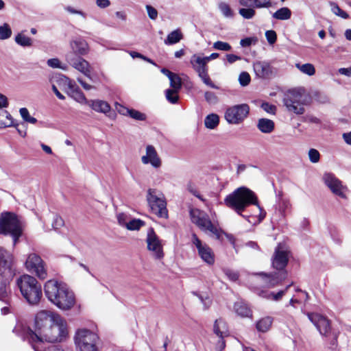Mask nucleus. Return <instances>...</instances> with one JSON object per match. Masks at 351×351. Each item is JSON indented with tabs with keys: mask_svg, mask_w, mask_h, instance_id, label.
<instances>
[{
	"mask_svg": "<svg viewBox=\"0 0 351 351\" xmlns=\"http://www.w3.org/2000/svg\"><path fill=\"white\" fill-rule=\"evenodd\" d=\"M65 10L70 12L71 14H79L82 16L83 18H86V14L80 10H77L73 7L67 6Z\"/></svg>",
	"mask_w": 351,
	"mask_h": 351,
	"instance_id": "63",
	"label": "nucleus"
},
{
	"mask_svg": "<svg viewBox=\"0 0 351 351\" xmlns=\"http://www.w3.org/2000/svg\"><path fill=\"white\" fill-rule=\"evenodd\" d=\"M329 5L332 12L336 16L342 19H348L349 17V15L345 11L341 10L336 3L330 1Z\"/></svg>",
	"mask_w": 351,
	"mask_h": 351,
	"instance_id": "45",
	"label": "nucleus"
},
{
	"mask_svg": "<svg viewBox=\"0 0 351 351\" xmlns=\"http://www.w3.org/2000/svg\"><path fill=\"white\" fill-rule=\"evenodd\" d=\"M66 59L73 67L82 73L88 78H91L92 69L90 64L86 60L80 57L73 58L71 54H67Z\"/></svg>",
	"mask_w": 351,
	"mask_h": 351,
	"instance_id": "20",
	"label": "nucleus"
},
{
	"mask_svg": "<svg viewBox=\"0 0 351 351\" xmlns=\"http://www.w3.org/2000/svg\"><path fill=\"white\" fill-rule=\"evenodd\" d=\"M273 323V318L267 316L259 319L256 323V329L262 332H267L269 330Z\"/></svg>",
	"mask_w": 351,
	"mask_h": 351,
	"instance_id": "34",
	"label": "nucleus"
},
{
	"mask_svg": "<svg viewBox=\"0 0 351 351\" xmlns=\"http://www.w3.org/2000/svg\"><path fill=\"white\" fill-rule=\"evenodd\" d=\"M54 305L62 311H71L77 306L75 295L69 286Z\"/></svg>",
	"mask_w": 351,
	"mask_h": 351,
	"instance_id": "17",
	"label": "nucleus"
},
{
	"mask_svg": "<svg viewBox=\"0 0 351 351\" xmlns=\"http://www.w3.org/2000/svg\"><path fill=\"white\" fill-rule=\"evenodd\" d=\"M14 40L16 44L23 47H29L33 44L32 39L26 36L23 32L16 34Z\"/></svg>",
	"mask_w": 351,
	"mask_h": 351,
	"instance_id": "35",
	"label": "nucleus"
},
{
	"mask_svg": "<svg viewBox=\"0 0 351 351\" xmlns=\"http://www.w3.org/2000/svg\"><path fill=\"white\" fill-rule=\"evenodd\" d=\"M219 123V117L215 113L207 115L204 119L205 127L213 130L217 127Z\"/></svg>",
	"mask_w": 351,
	"mask_h": 351,
	"instance_id": "37",
	"label": "nucleus"
},
{
	"mask_svg": "<svg viewBox=\"0 0 351 351\" xmlns=\"http://www.w3.org/2000/svg\"><path fill=\"white\" fill-rule=\"evenodd\" d=\"M70 97H72L75 101L81 104H87L88 100L86 99L84 93L79 89L78 90L73 93Z\"/></svg>",
	"mask_w": 351,
	"mask_h": 351,
	"instance_id": "50",
	"label": "nucleus"
},
{
	"mask_svg": "<svg viewBox=\"0 0 351 351\" xmlns=\"http://www.w3.org/2000/svg\"><path fill=\"white\" fill-rule=\"evenodd\" d=\"M261 108L270 114H275L276 110V107L274 105L270 104L269 103H263L261 105Z\"/></svg>",
	"mask_w": 351,
	"mask_h": 351,
	"instance_id": "62",
	"label": "nucleus"
},
{
	"mask_svg": "<svg viewBox=\"0 0 351 351\" xmlns=\"http://www.w3.org/2000/svg\"><path fill=\"white\" fill-rule=\"evenodd\" d=\"M260 281L263 285L267 288H273L281 283L287 277L286 271L267 274L261 273L259 274Z\"/></svg>",
	"mask_w": 351,
	"mask_h": 351,
	"instance_id": "21",
	"label": "nucleus"
},
{
	"mask_svg": "<svg viewBox=\"0 0 351 351\" xmlns=\"http://www.w3.org/2000/svg\"><path fill=\"white\" fill-rule=\"evenodd\" d=\"M143 165H150L154 169H158L162 165V160L153 145L146 146L145 154L141 156Z\"/></svg>",
	"mask_w": 351,
	"mask_h": 351,
	"instance_id": "19",
	"label": "nucleus"
},
{
	"mask_svg": "<svg viewBox=\"0 0 351 351\" xmlns=\"http://www.w3.org/2000/svg\"><path fill=\"white\" fill-rule=\"evenodd\" d=\"M16 285L29 304L36 305L40 302L43 296L42 287L35 277L23 274L16 278Z\"/></svg>",
	"mask_w": 351,
	"mask_h": 351,
	"instance_id": "4",
	"label": "nucleus"
},
{
	"mask_svg": "<svg viewBox=\"0 0 351 351\" xmlns=\"http://www.w3.org/2000/svg\"><path fill=\"white\" fill-rule=\"evenodd\" d=\"M64 226V220L57 215H53L51 226L53 230H58Z\"/></svg>",
	"mask_w": 351,
	"mask_h": 351,
	"instance_id": "53",
	"label": "nucleus"
},
{
	"mask_svg": "<svg viewBox=\"0 0 351 351\" xmlns=\"http://www.w3.org/2000/svg\"><path fill=\"white\" fill-rule=\"evenodd\" d=\"M180 90L168 88L165 90V97L171 104H176L179 99L178 93Z\"/></svg>",
	"mask_w": 351,
	"mask_h": 351,
	"instance_id": "43",
	"label": "nucleus"
},
{
	"mask_svg": "<svg viewBox=\"0 0 351 351\" xmlns=\"http://www.w3.org/2000/svg\"><path fill=\"white\" fill-rule=\"evenodd\" d=\"M71 48L73 53L80 56H84L89 51V47L86 41L83 39H76L71 42Z\"/></svg>",
	"mask_w": 351,
	"mask_h": 351,
	"instance_id": "27",
	"label": "nucleus"
},
{
	"mask_svg": "<svg viewBox=\"0 0 351 351\" xmlns=\"http://www.w3.org/2000/svg\"><path fill=\"white\" fill-rule=\"evenodd\" d=\"M69 337V326L66 320L59 313L47 310L37 313L35 317V331L27 335L35 351H41L38 343L41 342L61 343ZM45 351H64L58 346H49Z\"/></svg>",
	"mask_w": 351,
	"mask_h": 351,
	"instance_id": "1",
	"label": "nucleus"
},
{
	"mask_svg": "<svg viewBox=\"0 0 351 351\" xmlns=\"http://www.w3.org/2000/svg\"><path fill=\"white\" fill-rule=\"evenodd\" d=\"M342 138L346 144L351 145V132L343 133Z\"/></svg>",
	"mask_w": 351,
	"mask_h": 351,
	"instance_id": "64",
	"label": "nucleus"
},
{
	"mask_svg": "<svg viewBox=\"0 0 351 351\" xmlns=\"http://www.w3.org/2000/svg\"><path fill=\"white\" fill-rule=\"evenodd\" d=\"M146 198L153 213L160 217H167V202L163 194L155 189H149L147 190Z\"/></svg>",
	"mask_w": 351,
	"mask_h": 351,
	"instance_id": "9",
	"label": "nucleus"
},
{
	"mask_svg": "<svg viewBox=\"0 0 351 351\" xmlns=\"http://www.w3.org/2000/svg\"><path fill=\"white\" fill-rule=\"evenodd\" d=\"M256 75L261 78H269L275 74V69L267 62H256L253 65Z\"/></svg>",
	"mask_w": 351,
	"mask_h": 351,
	"instance_id": "25",
	"label": "nucleus"
},
{
	"mask_svg": "<svg viewBox=\"0 0 351 351\" xmlns=\"http://www.w3.org/2000/svg\"><path fill=\"white\" fill-rule=\"evenodd\" d=\"M0 234L12 236L15 245L22 234V226L18 217L12 213H2L0 218Z\"/></svg>",
	"mask_w": 351,
	"mask_h": 351,
	"instance_id": "6",
	"label": "nucleus"
},
{
	"mask_svg": "<svg viewBox=\"0 0 351 351\" xmlns=\"http://www.w3.org/2000/svg\"><path fill=\"white\" fill-rule=\"evenodd\" d=\"M13 124L11 114L5 110L0 112V128L10 127Z\"/></svg>",
	"mask_w": 351,
	"mask_h": 351,
	"instance_id": "40",
	"label": "nucleus"
},
{
	"mask_svg": "<svg viewBox=\"0 0 351 351\" xmlns=\"http://www.w3.org/2000/svg\"><path fill=\"white\" fill-rule=\"evenodd\" d=\"M190 63L205 85L214 89L219 88V87L212 81L208 73L207 62L204 57L194 54L191 56Z\"/></svg>",
	"mask_w": 351,
	"mask_h": 351,
	"instance_id": "11",
	"label": "nucleus"
},
{
	"mask_svg": "<svg viewBox=\"0 0 351 351\" xmlns=\"http://www.w3.org/2000/svg\"><path fill=\"white\" fill-rule=\"evenodd\" d=\"M308 156L310 161L312 163H317L320 159L319 152L313 148H311L308 150Z\"/></svg>",
	"mask_w": 351,
	"mask_h": 351,
	"instance_id": "52",
	"label": "nucleus"
},
{
	"mask_svg": "<svg viewBox=\"0 0 351 351\" xmlns=\"http://www.w3.org/2000/svg\"><path fill=\"white\" fill-rule=\"evenodd\" d=\"M171 88L180 90L182 88L181 78L176 73L169 77Z\"/></svg>",
	"mask_w": 351,
	"mask_h": 351,
	"instance_id": "48",
	"label": "nucleus"
},
{
	"mask_svg": "<svg viewBox=\"0 0 351 351\" xmlns=\"http://www.w3.org/2000/svg\"><path fill=\"white\" fill-rule=\"evenodd\" d=\"M289 261V251L286 246L281 244L276 248L272 257V267L277 270H282Z\"/></svg>",
	"mask_w": 351,
	"mask_h": 351,
	"instance_id": "18",
	"label": "nucleus"
},
{
	"mask_svg": "<svg viewBox=\"0 0 351 351\" xmlns=\"http://www.w3.org/2000/svg\"><path fill=\"white\" fill-rule=\"evenodd\" d=\"M257 127L263 133H271L274 129V123L268 119H260Z\"/></svg>",
	"mask_w": 351,
	"mask_h": 351,
	"instance_id": "33",
	"label": "nucleus"
},
{
	"mask_svg": "<svg viewBox=\"0 0 351 351\" xmlns=\"http://www.w3.org/2000/svg\"><path fill=\"white\" fill-rule=\"evenodd\" d=\"M192 242L195 245L198 255L208 265L215 263V254L213 250L206 243H202L195 234L192 235Z\"/></svg>",
	"mask_w": 351,
	"mask_h": 351,
	"instance_id": "16",
	"label": "nucleus"
},
{
	"mask_svg": "<svg viewBox=\"0 0 351 351\" xmlns=\"http://www.w3.org/2000/svg\"><path fill=\"white\" fill-rule=\"evenodd\" d=\"M114 108L119 114L123 116H129L135 120L143 121L146 119L145 114L134 109H129L118 102H115Z\"/></svg>",
	"mask_w": 351,
	"mask_h": 351,
	"instance_id": "26",
	"label": "nucleus"
},
{
	"mask_svg": "<svg viewBox=\"0 0 351 351\" xmlns=\"http://www.w3.org/2000/svg\"><path fill=\"white\" fill-rule=\"evenodd\" d=\"M290 287L291 285H288L284 290L279 291L277 293L267 291H260L258 293V295L263 298L277 302L282 299Z\"/></svg>",
	"mask_w": 351,
	"mask_h": 351,
	"instance_id": "30",
	"label": "nucleus"
},
{
	"mask_svg": "<svg viewBox=\"0 0 351 351\" xmlns=\"http://www.w3.org/2000/svg\"><path fill=\"white\" fill-rule=\"evenodd\" d=\"M145 224V222L139 219H133L128 221L125 228L129 230H138Z\"/></svg>",
	"mask_w": 351,
	"mask_h": 351,
	"instance_id": "44",
	"label": "nucleus"
},
{
	"mask_svg": "<svg viewBox=\"0 0 351 351\" xmlns=\"http://www.w3.org/2000/svg\"><path fill=\"white\" fill-rule=\"evenodd\" d=\"M183 38V35L180 29H176L170 32L165 40L166 45H173L180 42Z\"/></svg>",
	"mask_w": 351,
	"mask_h": 351,
	"instance_id": "36",
	"label": "nucleus"
},
{
	"mask_svg": "<svg viewBox=\"0 0 351 351\" xmlns=\"http://www.w3.org/2000/svg\"><path fill=\"white\" fill-rule=\"evenodd\" d=\"M234 312L241 317H252V313L247 305L243 302H237L234 305Z\"/></svg>",
	"mask_w": 351,
	"mask_h": 351,
	"instance_id": "32",
	"label": "nucleus"
},
{
	"mask_svg": "<svg viewBox=\"0 0 351 351\" xmlns=\"http://www.w3.org/2000/svg\"><path fill=\"white\" fill-rule=\"evenodd\" d=\"M213 47L216 50L224 51H230L232 49L231 46L228 43L219 40L214 43Z\"/></svg>",
	"mask_w": 351,
	"mask_h": 351,
	"instance_id": "51",
	"label": "nucleus"
},
{
	"mask_svg": "<svg viewBox=\"0 0 351 351\" xmlns=\"http://www.w3.org/2000/svg\"><path fill=\"white\" fill-rule=\"evenodd\" d=\"M25 267L27 271L34 274L40 280L47 278V268L45 262L36 253H30L27 255L25 262Z\"/></svg>",
	"mask_w": 351,
	"mask_h": 351,
	"instance_id": "10",
	"label": "nucleus"
},
{
	"mask_svg": "<svg viewBox=\"0 0 351 351\" xmlns=\"http://www.w3.org/2000/svg\"><path fill=\"white\" fill-rule=\"evenodd\" d=\"M12 255L0 247V276L4 278V281L0 285V300H3L8 296L7 284L8 280L13 276L12 270Z\"/></svg>",
	"mask_w": 351,
	"mask_h": 351,
	"instance_id": "7",
	"label": "nucleus"
},
{
	"mask_svg": "<svg viewBox=\"0 0 351 351\" xmlns=\"http://www.w3.org/2000/svg\"><path fill=\"white\" fill-rule=\"evenodd\" d=\"M272 16L277 20H289L291 16V11L289 8L283 7L273 13Z\"/></svg>",
	"mask_w": 351,
	"mask_h": 351,
	"instance_id": "38",
	"label": "nucleus"
},
{
	"mask_svg": "<svg viewBox=\"0 0 351 351\" xmlns=\"http://www.w3.org/2000/svg\"><path fill=\"white\" fill-rule=\"evenodd\" d=\"M250 76L247 72H242L239 77V81L242 86H245L250 82Z\"/></svg>",
	"mask_w": 351,
	"mask_h": 351,
	"instance_id": "56",
	"label": "nucleus"
},
{
	"mask_svg": "<svg viewBox=\"0 0 351 351\" xmlns=\"http://www.w3.org/2000/svg\"><path fill=\"white\" fill-rule=\"evenodd\" d=\"M186 189L187 191L191 193L192 195H193L194 196L197 197V198H199V199H201L202 201H204V199L202 198V197L201 196V195L199 194V191H198V189L197 188V186L193 184V183H189L187 185H186Z\"/></svg>",
	"mask_w": 351,
	"mask_h": 351,
	"instance_id": "55",
	"label": "nucleus"
},
{
	"mask_svg": "<svg viewBox=\"0 0 351 351\" xmlns=\"http://www.w3.org/2000/svg\"><path fill=\"white\" fill-rule=\"evenodd\" d=\"M60 83L69 96L80 89L74 81L66 76L60 78Z\"/></svg>",
	"mask_w": 351,
	"mask_h": 351,
	"instance_id": "31",
	"label": "nucleus"
},
{
	"mask_svg": "<svg viewBox=\"0 0 351 351\" xmlns=\"http://www.w3.org/2000/svg\"><path fill=\"white\" fill-rule=\"evenodd\" d=\"M75 343L80 351H98L97 335L86 328H79L76 330Z\"/></svg>",
	"mask_w": 351,
	"mask_h": 351,
	"instance_id": "8",
	"label": "nucleus"
},
{
	"mask_svg": "<svg viewBox=\"0 0 351 351\" xmlns=\"http://www.w3.org/2000/svg\"><path fill=\"white\" fill-rule=\"evenodd\" d=\"M322 181L332 194L343 199H348V187L331 173H325L322 176Z\"/></svg>",
	"mask_w": 351,
	"mask_h": 351,
	"instance_id": "13",
	"label": "nucleus"
},
{
	"mask_svg": "<svg viewBox=\"0 0 351 351\" xmlns=\"http://www.w3.org/2000/svg\"><path fill=\"white\" fill-rule=\"evenodd\" d=\"M243 7H254L255 8H269L272 6L271 0H239Z\"/></svg>",
	"mask_w": 351,
	"mask_h": 351,
	"instance_id": "29",
	"label": "nucleus"
},
{
	"mask_svg": "<svg viewBox=\"0 0 351 351\" xmlns=\"http://www.w3.org/2000/svg\"><path fill=\"white\" fill-rule=\"evenodd\" d=\"M12 36V29L9 24L3 23L0 25V40H6Z\"/></svg>",
	"mask_w": 351,
	"mask_h": 351,
	"instance_id": "46",
	"label": "nucleus"
},
{
	"mask_svg": "<svg viewBox=\"0 0 351 351\" xmlns=\"http://www.w3.org/2000/svg\"><path fill=\"white\" fill-rule=\"evenodd\" d=\"M223 273L225 274V275L230 280H232V281H236L238 278H239V275L238 274L232 270V269H223Z\"/></svg>",
	"mask_w": 351,
	"mask_h": 351,
	"instance_id": "60",
	"label": "nucleus"
},
{
	"mask_svg": "<svg viewBox=\"0 0 351 351\" xmlns=\"http://www.w3.org/2000/svg\"><path fill=\"white\" fill-rule=\"evenodd\" d=\"M87 104L95 112L108 114L111 110L110 104L104 100L93 99L88 101Z\"/></svg>",
	"mask_w": 351,
	"mask_h": 351,
	"instance_id": "28",
	"label": "nucleus"
},
{
	"mask_svg": "<svg viewBox=\"0 0 351 351\" xmlns=\"http://www.w3.org/2000/svg\"><path fill=\"white\" fill-rule=\"evenodd\" d=\"M191 219L201 230L208 232L210 236L216 239L223 241L226 238L231 244H234V238L232 234H228L212 223L208 215L197 208L190 210Z\"/></svg>",
	"mask_w": 351,
	"mask_h": 351,
	"instance_id": "3",
	"label": "nucleus"
},
{
	"mask_svg": "<svg viewBox=\"0 0 351 351\" xmlns=\"http://www.w3.org/2000/svg\"><path fill=\"white\" fill-rule=\"evenodd\" d=\"M19 112L24 121L32 124L36 123L37 119L29 114V110L26 108H21Z\"/></svg>",
	"mask_w": 351,
	"mask_h": 351,
	"instance_id": "47",
	"label": "nucleus"
},
{
	"mask_svg": "<svg viewBox=\"0 0 351 351\" xmlns=\"http://www.w3.org/2000/svg\"><path fill=\"white\" fill-rule=\"evenodd\" d=\"M146 243L147 248L153 257L158 260L164 257L162 242L152 228L149 229L147 232Z\"/></svg>",
	"mask_w": 351,
	"mask_h": 351,
	"instance_id": "15",
	"label": "nucleus"
},
{
	"mask_svg": "<svg viewBox=\"0 0 351 351\" xmlns=\"http://www.w3.org/2000/svg\"><path fill=\"white\" fill-rule=\"evenodd\" d=\"M224 204L240 215L251 204L256 206L260 212H262L256 194L245 186L239 187L228 195L224 199Z\"/></svg>",
	"mask_w": 351,
	"mask_h": 351,
	"instance_id": "2",
	"label": "nucleus"
},
{
	"mask_svg": "<svg viewBox=\"0 0 351 351\" xmlns=\"http://www.w3.org/2000/svg\"><path fill=\"white\" fill-rule=\"evenodd\" d=\"M213 332L219 338L217 349L221 351L225 347L223 338L228 335V328L226 322L222 319H216L213 326Z\"/></svg>",
	"mask_w": 351,
	"mask_h": 351,
	"instance_id": "24",
	"label": "nucleus"
},
{
	"mask_svg": "<svg viewBox=\"0 0 351 351\" xmlns=\"http://www.w3.org/2000/svg\"><path fill=\"white\" fill-rule=\"evenodd\" d=\"M47 65L53 69H60L66 70L67 66L66 64L62 63L58 58H51L47 61Z\"/></svg>",
	"mask_w": 351,
	"mask_h": 351,
	"instance_id": "49",
	"label": "nucleus"
},
{
	"mask_svg": "<svg viewBox=\"0 0 351 351\" xmlns=\"http://www.w3.org/2000/svg\"><path fill=\"white\" fill-rule=\"evenodd\" d=\"M311 102V97L304 88H298L289 90L285 95L283 103L287 109L296 114H302L304 112V106Z\"/></svg>",
	"mask_w": 351,
	"mask_h": 351,
	"instance_id": "5",
	"label": "nucleus"
},
{
	"mask_svg": "<svg viewBox=\"0 0 351 351\" xmlns=\"http://www.w3.org/2000/svg\"><path fill=\"white\" fill-rule=\"evenodd\" d=\"M205 100L209 104H215L218 102V97L216 95L210 91H206L204 93Z\"/></svg>",
	"mask_w": 351,
	"mask_h": 351,
	"instance_id": "54",
	"label": "nucleus"
},
{
	"mask_svg": "<svg viewBox=\"0 0 351 351\" xmlns=\"http://www.w3.org/2000/svg\"><path fill=\"white\" fill-rule=\"evenodd\" d=\"M250 107L243 104L228 108L224 114V118L230 124L237 125L242 123L248 116Z\"/></svg>",
	"mask_w": 351,
	"mask_h": 351,
	"instance_id": "12",
	"label": "nucleus"
},
{
	"mask_svg": "<svg viewBox=\"0 0 351 351\" xmlns=\"http://www.w3.org/2000/svg\"><path fill=\"white\" fill-rule=\"evenodd\" d=\"M257 41L258 40L256 37H249L241 39L240 41V45L243 47H249L251 45H255Z\"/></svg>",
	"mask_w": 351,
	"mask_h": 351,
	"instance_id": "59",
	"label": "nucleus"
},
{
	"mask_svg": "<svg viewBox=\"0 0 351 351\" xmlns=\"http://www.w3.org/2000/svg\"><path fill=\"white\" fill-rule=\"evenodd\" d=\"M145 9L147 10L148 16L152 20H156L158 17V11L155 8L150 5H147L145 6Z\"/></svg>",
	"mask_w": 351,
	"mask_h": 351,
	"instance_id": "58",
	"label": "nucleus"
},
{
	"mask_svg": "<svg viewBox=\"0 0 351 351\" xmlns=\"http://www.w3.org/2000/svg\"><path fill=\"white\" fill-rule=\"evenodd\" d=\"M295 67L303 74L308 76H313L315 74V68L313 64L305 63L300 64L296 63Z\"/></svg>",
	"mask_w": 351,
	"mask_h": 351,
	"instance_id": "39",
	"label": "nucleus"
},
{
	"mask_svg": "<svg viewBox=\"0 0 351 351\" xmlns=\"http://www.w3.org/2000/svg\"><path fill=\"white\" fill-rule=\"evenodd\" d=\"M117 221L119 225L125 227L128 221V217L127 215L121 213H119L117 215Z\"/></svg>",
	"mask_w": 351,
	"mask_h": 351,
	"instance_id": "61",
	"label": "nucleus"
},
{
	"mask_svg": "<svg viewBox=\"0 0 351 351\" xmlns=\"http://www.w3.org/2000/svg\"><path fill=\"white\" fill-rule=\"evenodd\" d=\"M218 8L222 15L227 19L233 18L234 14L228 3L226 2H220L218 4Z\"/></svg>",
	"mask_w": 351,
	"mask_h": 351,
	"instance_id": "41",
	"label": "nucleus"
},
{
	"mask_svg": "<svg viewBox=\"0 0 351 351\" xmlns=\"http://www.w3.org/2000/svg\"><path fill=\"white\" fill-rule=\"evenodd\" d=\"M260 281L263 285L267 288H273L281 283L287 277L286 271L267 274L261 273L259 274Z\"/></svg>",
	"mask_w": 351,
	"mask_h": 351,
	"instance_id": "22",
	"label": "nucleus"
},
{
	"mask_svg": "<svg viewBox=\"0 0 351 351\" xmlns=\"http://www.w3.org/2000/svg\"><path fill=\"white\" fill-rule=\"evenodd\" d=\"M254 7H243L239 10V14L245 19H251L256 15Z\"/></svg>",
	"mask_w": 351,
	"mask_h": 351,
	"instance_id": "42",
	"label": "nucleus"
},
{
	"mask_svg": "<svg viewBox=\"0 0 351 351\" xmlns=\"http://www.w3.org/2000/svg\"><path fill=\"white\" fill-rule=\"evenodd\" d=\"M68 285L55 279L47 280L44 285V292L46 298L53 305L61 297Z\"/></svg>",
	"mask_w": 351,
	"mask_h": 351,
	"instance_id": "14",
	"label": "nucleus"
},
{
	"mask_svg": "<svg viewBox=\"0 0 351 351\" xmlns=\"http://www.w3.org/2000/svg\"><path fill=\"white\" fill-rule=\"evenodd\" d=\"M265 37L267 38V42L270 45H273L276 43L277 40V35L275 31L274 30H267L265 32Z\"/></svg>",
	"mask_w": 351,
	"mask_h": 351,
	"instance_id": "57",
	"label": "nucleus"
},
{
	"mask_svg": "<svg viewBox=\"0 0 351 351\" xmlns=\"http://www.w3.org/2000/svg\"><path fill=\"white\" fill-rule=\"evenodd\" d=\"M308 317L316 326L320 334L326 336L329 334L330 324L328 319L317 313H308Z\"/></svg>",
	"mask_w": 351,
	"mask_h": 351,
	"instance_id": "23",
	"label": "nucleus"
}]
</instances>
